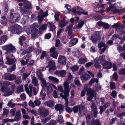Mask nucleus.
<instances>
[{
    "label": "nucleus",
    "mask_w": 125,
    "mask_h": 125,
    "mask_svg": "<svg viewBox=\"0 0 125 125\" xmlns=\"http://www.w3.org/2000/svg\"><path fill=\"white\" fill-rule=\"evenodd\" d=\"M2 48L6 51L5 54L8 55V56L6 57L7 61L5 62L6 63L10 65L14 63L16 61L13 54V53L16 50L14 46L11 44H10L3 46Z\"/></svg>",
    "instance_id": "1"
},
{
    "label": "nucleus",
    "mask_w": 125,
    "mask_h": 125,
    "mask_svg": "<svg viewBox=\"0 0 125 125\" xmlns=\"http://www.w3.org/2000/svg\"><path fill=\"white\" fill-rule=\"evenodd\" d=\"M79 69V67L77 65H74L71 67V69L73 72L77 71Z\"/></svg>",
    "instance_id": "50"
},
{
    "label": "nucleus",
    "mask_w": 125,
    "mask_h": 125,
    "mask_svg": "<svg viewBox=\"0 0 125 125\" xmlns=\"http://www.w3.org/2000/svg\"><path fill=\"white\" fill-rule=\"evenodd\" d=\"M86 120L87 122L90 125V123H91V117L89 115H87L86 117Z\"/></svg>",
    "instance_id": "56"
},
{
    "label": "nucleus",
    "mask_w": 125,
    "mask_h": 125,
    "mask_svg": "<svg viewBox=\"0 0 125 125\" xmlns=\"http://www.w3.org/2000/svg\"><path fill=\"white\" fill-rule=\"evenodd\" d=\"M98 47L100 49L102 47H104L106 46L105 44L102 42H101L98 43Z\"/></svg>",
    "instance_id": "61"
},
{
    "label": "nucleus",
    "mask_w": 125,
    "mask_h": 125,
    "mask_svg": "<svg viewBox=\"0 0 125 125\" xmlns=\"http://www.w3.org/2000/svg\"><path fill=\"white\" fill-rule=\"evenodd\" d=\"M9 77V81H11L14 80L16 78V76L14 74H10Z\"/></svg>",
    "instance_id": "53"
},
{
    "label": "nucleus",
    "mask_w": 125,
    "mask_h": 125,
    "mask_svg": "<svg viewBox=\"0 0 125 125\" xmlns=\"http://www.w3.org/2000/svg\"><path fill=\"white\" fill-rule=\"evenodd\" d=\"M91 108L92 110V113L94 115V116L95 117H96L98 113L97 107L93 103L92 104Z\"/></svg>",
    "instance_id": "11"
},
{
    "label": "nucleus",
    "mask_w": 125,
    "mask_h": 125,
    "mask_svg": "<svg viewBox=\"0 0 125 125\" xmlns=\"http://www.w3.org/2000/svg\"><path fill=\"white\" fill-rule=\"evenodd\" d=\"M105 58V56L104 55H103L102 56H99V60L102 64L104 62H105V61L104 60Z\"/></svg>",
    "instance_id": "44"
},
{
    "label": "nucleus",
    "mask_w": 125,
    "mask_h": 125,
    "mask_svg": "<svg viewBox=\"0 0 125 125\" xmlns=\"http://www.w3.org/2000/svg\"><path fill=\"white\" fill-rule=\"evenodd\" d=\"M50 52L51 53L50 55L51 56L54 58L57 59L58 53L57 51H55V47L51 48L50 49Z\"/></svg>",
    "instance_id": "9"
},
{
    "label": "nucleus",
    "mask_w": 125,
    "mask_h": 125,
    "mask_svg": "<svg viewBox=\"0 0 125 125\" xmlns=\"http://www.w3.org/2000/svg\"><path fill=\"white\" fill-rule=\"evenodd\" d=\"M47 24H46L42 25L39 28V32L40 34L43 33L42 31L46 30L47 28Z\"/></svg>",
    "instance_id": "22"
},
{
    "label": "nucleus",
    "mask_w": 125,
    "mask_h": 125,
    "mask_svg": "<svg viewBox=\"0 0 125 125\" xmlns=\"http://www.w3.org/2000/svg\"><path fill=\"white\" fill-rule=\"evenodd\" d=\"M47 88V92H49L50 93L52 92L53 90L52 85L49 83H47L46 86L45 87Z\"/></svg>",
    "instance_id": "30"
},
{
    "label": "nucleus",
    "mask_w": 125,
    "mask_h": 125,
    "mask_svg": "<svg viewBox=\"0 0 125 125\" xmlns=\"http://www.w3.org/2000/svg\"><path fill=\"white\" fill-rule=\"evenodd\" d=\"M83 10L82 8H81L79 6H76V7H74L73 8V10H72V12L75 14L77 15H79V13H77V12H80L79 11H82Z\"/></svg>",
    "instance_id": "17"
},
{
    "label": "nucleus",
    "mask_w": 125,
    "mask_h": 125,
    "mask_svg": "<svg viewBox=\"0 0 125 125\" xmlns=\"http://www.w3.org/2000/svg\"><path fill=\"white\" fill-rule=\"evenodd\" d=\"M68 23V21L63 19L59 22V26L60 27L62 28L65 26Z\"/></svg>",
    "instance_id": "21"
},
{
    "label": "nucleus",
    "mask_w": 125,
    "mask_h": 125,
    "mask_svg": "<svg viewBox=\"0 0 125 125\" xmlns=\"http://www.w3.org/2000/svg\"><path fill=\"white\" fill-rule=\"evenodd\" d=\"M16 111V109L15 108L12 109L10 110V113L12 116H13L15 115Z\"/></svg>",
    "instance_id": "45"
},
{
    "label": "nucleus",
    "mask_w": 125,
    "mask_h": 125,
    "mask_svg": "<svg viewBox=\"0 0 125 125\" xmlns=\"http://www.w3.org/2000/svg\"><path fill=\"white\" fill-rule=\"evenodd\" d=\"M84 22L83 21H81L79 22L78 25L76 26L77 29L81 28L84 24Z\"/></svg>",
    "instance_id": "43"
},
{
    "label": "nucleus",
    "mask_w": 125,
    "mask_h": 125,
    "mask_svg": "<svg viewBox=\"0 0 125 125\" xmlns=\"http://www.w3.org/2000/svg\"><path fill=\"white\" fill-rule=\"evenodd\" d=\"M38 31V29L36 28H33L31 30V35L32 38H34L37 36Z\"/></svg>",
    "instance_id": "18"
},
{
    "label": "nucleus",
    "mask_w": 125,
    "mask_h": 125,
    "mask_svg": "<svg viewBox=\"0 0 125 125\" xmlns=\"http://www.w3.org/2000/svg\"><path fill=\"white\" fill-rule=\"evenodd\" d=\"M98 82V79L96 78H93L91 79L89 82V84L90 85H92L94 82L97 83Z\"/></svg>",
    "instance_id": "41"
},
{
    "label": "nucleus",
    "mask_w": 125,
    "mask_h": 125,
    "mask_svg": "<svg viewBox=\"0 0 125 125\" xmlns=\"http://www.w3.org/2000/svg\"><path fill=\"white\" fill-rule=\"evenodd\" d=\"M47 106L52 107L54 105V102L52 100H50L49 101H47L45 103Z\"/></svg>",
    "instance_id": "29"
},
{
    "label": "nucleus",
    "mask_w": 125,
    "mask_h": 125,
    "mask_svg": "<svg viewBox=\"0 0 125 125\" xmlns=\"http://www.w3.org/2000/svg\"><path fill=\"white\" fill-rule=\"evenodd\" d=\"M80 106H76L73 107L72 109V111L74 113H77L79 111Z\"/></svg>",
    "instance_id": "36"
},
{
    "label": "nucleus",
    "mask_w": 125,
    "mask_h": 125,
    "mask_svg": "<svg viewBox=\"0 0 125 125\" xmlns=\"http://www.w3.org/2000/svg\"><path fill=\"white\" fill-rule=\"evenodd\" d=\"M48 78L49 80H51L54 82L58 83L59 82L57 78L54 77L50 76L48 77Z\"/></svg>",
    "instance_id": "40"
},
{
    "label": "nucleus",
    "mask_w": 125,
    "mask_h": 125,
    "mask_svg": "<svg viewBox=\"0 0 125 125\" xmlns=\"http://www.w3.org/2000/svg\"><path fill=\"white\" fill-rule=\"evenodd\" d=\"M40 26V25H39L37 23H35L32 24L31 26V28H35V27L38 28Z\"/></svg>",
    "instance_id": "58"
},
{
    "label": "nucleus",
    "mask_w": 125,
    "mask_h": 125,
    "mask_svg": "<svg viewBox=\"0 0 125 125\" xmlns=\"http://www.w3.org/2000/svg\"><path fill=\"white\" fill-rule=\"evenodd\" d=\"M63 85L64 87V95L66 97L68 96L70 91V89L69 88V83L67 81H65L63 83Z\"/></svg>",
    "instance_id": "8"
},
{
    "label": "nucleus",
    "mask_w": 125,
    "mask_h": 125,
    "mask_svg": "<svg viewBox=\"0 0 125 125\" xmlns=\"http://www.w3.org/2000/svg\"><path fill=\"white\" fill-rule=\"evenodd\" d=\"M7 22V20L5 17L3 16L0 19V23L3 25H6Z\"/></svg>",
    "instance_id": "26"
},
{
    "label": "nucleus",
    "mask_w": 125,
    "mask_h": 125,
    "mask_svg": "<svg viewBox=\"0 0 125 125\" xmlns=\"http://www.w3.org/2000/svg\"><path fill=\"white\" fill-rule=\"evenodd\" d=\"M1 91L4 93L3 95L5 96H7L11 94L12 92L9 88H7L6 87L3 85L1 88Z\"/></svg>",
    "instance_id": "7"
},
{
    "label": "nucleus",
    "mask_w": 125,
    "mask_h": 125,
    "mask_svg": "<svg viewBox=\"0 0 125 125\" xmlns=\"http://www.w3.org/2000/svg\"><path fill=\"white\" fill-rule=\"evenodd\" d=\"M32 83L35 86H37L39 85L38 81L36 77L33 76L32 79Z\"/></svg>",
    "instance_id": "32"
},
{
    "label": "nucleus",
    "mask_w": 125,
    "mask_h": 125,
    "mask_svg": "<svg viewBox=\"0 0 125 125\" xmlns=\"http://www.w3.org/2000/svg\"><path fill=\"white\" fill-rule=\"evenodd\" d=\"M10 73L5 74L2 76V78L3 79H6L9 80Z\"/></svg>",
    "instance_id": "57"
},
{
    "label": "nucleus",
    "mask_w": 125,
    "mask_h": 125,
    "mask_svg": "<svg viewBox=\"0 0 125 125\" xmlns=\"http://www.w3.org/2000/svg\"><path fill=\"white\" fill-rule=\"evenodd\" d=\"M55 62L54 61L52 60L50 61L48 66L49 67H50L49 69V71H51L55 69Z\"/></svg>",
    "instance_id": "13"
},
{
    "label": "nucleus",
    "mask_w": 125,
    "mask_h": 125,
    "mask_svg": "<svg viewBox=\"0 0 125 125\" xmlns=\"http://www.w3.org/2000/svg\"><path fill=\"white\" fill-rule=\"evenodd\" d=\"M54 73L55 75L58 76L64 77L66 75V72L64 70H61L60 71H56Z\"/></svg>",
    "instance_id": "12"
},
{
    "label": "nucleus",
    "mask_w": 125,
    "mask_h": 125,
    "mask_svg": "<svg viewBox=\"0 0 125 125\" xmlns=\"http://www.w3.org/2000/svg\"><path fill=\"white\" fill-rule=\"evenodd\" d=\"M29 87L30 90L28 88V91H27L26 92L27 94L29 95V96L31 97L32 91V85L31 84H29Z\"/></svg>",
    "instance_id": "28"
},
{
    "label": "nucleus",
    "mask_w": 125,
    "mask_h": 125,
    "mask_svg": "<svg viewBox=\"0 0 125 125\" xmlns=\"http://www.w3.org/2000/svg\"><path fill=\"white\" fill-rule=\"evenodd\" d=\"M87 61V60L85 58H81L79 60L78 62L80 64H84Z\"/></svg>",
    "instance_id": "34"
},
{
    "label": "nucleus",
    "mask_w": 125,
    "mask_h": 125,
    "mask_svg": "<svg viewBox=\"0 0 125 125\" xmlns=\"http://www.w3.org/2000/svg\"><path fill=\"white\" fill-rule=\"evenodd\" d=\"M21 118V115L20 112L19 111H18L16 112V114L15 117V118L12 119L13 122L16 121H18Z\"/></svg>",
    "instance_id": "19"
},
{
    "label": "nucleus",
    "mask_w": 125,
    "mask_h": 125,
    "mask_svg": "<svg viewBox=\"0 0 125 125\" xmlns=\"http://www.w3.org/2000/svg\"><path fill=\"white\" fill-rule=\"evenodd\" d=\"M9 112V110L8 109H6L5 108L4 109L2 115V116H7Z\"/></svg>",
    "instance_id": "46"
},
{
    "label": "nucleus",
    "mask_w": 125,
    "mask_h": 125,
    "mask_svg": "<svg viewBox=\"0 0 125 125\" xmlns=\"http://www.w3.org/2000/svg\"><path fill=\"white\" fill-rule=\"evenodd\" d=\"M11 28V32L12 33L19 34L22 32V29L21 27L17 24L12 26Z\"/></svg>",
    "instance_id": "4"
},
{
    "label": "nucleus",
    "mask_w": 125,
    "mask_h": 125,
    "mask_svg": "<svg viewBox=\"0 0 125 125\" xmlns=\"http://www.w3.org/2000/svg\"><path fill=\"white\" fill-rule=\"evenodd\" d=\"M90 125H101V124L99 120L92 119L90 123Z\"/></svg>",
    "instance_id": "20"
},
{
    "label": "nucleus",
    "mask_w": 125,
    "mask_h": 125,
    "mask_svg": "<svg viewBox=\"0 0 125 125\" xmlns=\"http://www.w3.org/2000/svg\"><path fill=\"white\" fill-rule=\"evenodd\" d=\"M66 58L63 56H59V57L58 62L64 65L66 64Z\"/></svg>",
    "instance_id": "14"
},
{
    "label": "nucleus",
    "mask_w": 125,
    "mask_h": 125,
    "mask_svg": "<svg viewBox=\"0 0 125 125\" xmlns=\"http://www.w3.org/2000/svg\"><path fill=\"white\" fill-rule=\"evenodd\" d=\"M55 108L56 111H59L60 114L62 113L63 111L62 105L60 104H56L55 107Z\"/></svg>",
    "instance_id": "15"
},
{
    "label": "nucleus",
    "mask_w": 125,
    "mask_h": 125,
    "mask_svg": "<svg viewBox=\"0 0 125 125\" xmlns=\"http://www.w3.org/2000/svg\"><path fill=\"white\" fill-rule=\"evenodd\" d=\"M85 111V107L83 106H80L79 110V114H80L81 115H82L84 114Z\"/></svg>",
    "instance_id": "31"
},
{
    "label": "nucleus",
    "mask_w": 125,
    "mask_h": 125,
    "mask_svg": "<svg viewBox=\"0 0 125 125\" xmlns=\"http://www.w3.org/2000/svg\"><path fill=\"white\" fill-rule=\"evenodd\" d=\"M39 114L42 117H43L47 116L49 114V111L47 109L44 107H42L40 108Z\"/></svg>",
    "instance_id": "6"
},
{
    "label": "nucleus",
    "mask_w": 125,
    "mask_h": 125,
    "mask_svg": "<svg viewBox=\"0 0 125 125\" xmlns=\"http://www.w3.org/2000/svg\"><path fill=\"white\" fill-rule=\"evenodd\" d=\"M18 2H24L23 8L19 7V8L20 9V12L23 15H24L28 11L27 10H31L32 7L31 4L30 2L27 1V0H18Z\"/></svg>",
    "instance_id": "2"
},
{
    "label": "nucleus",
    "mask_w": 125,
    "mask_h": 125,
    "mask_svg": "<svg viewBox=\"0 0 125 125\" xmlns=\"http://www.w3.org/2000/svg\"><path fill=\"white\" fill-rule=\"evenodd\" d=\"M38 21L39 23H41L43 19V17L42 15H39L38 16Z\"/></svg>",
    "instance_id": "52"
},
{
    "label": "nucleus",
    "mask_w": 125,
    "mask_h": 125,
    "mask_svg": "<svg viewBox=\"0 0 125 125\" xmlns=\"http://www.w3.org/2000/svg\"><path fill=\"white\" fill-rule=\"evenodd\" d=\"M47 24L48 25L50 28V31H53L55 30L56 27L53 23L49 22H47Z\"/></svg>",
    "instance_id": "24"
},
{
    "label": "nucleus",
    "mask_w": 125,
    "mask_h": 125,
    "mask_svg": "<svg viewBox=\"0 0 125 125\" xmlns=\"http://www.w3.org/2000/svg\"><path fill=\"white\" fill-rule=\"evenodd\" d=\"M26 39L25 37L21 36L20 37L19 39V43L22 46V42L25 41Z\"/></svg>",
    "instance_id": "48"
},
{
    "label": "nucleus",
    "mask_w": 125,
    "mask_h": 125,
    "mask_svg": "<svg viewBox=\"0 0 125 125\" xmlns=\"http://www.w3.org/2000/svg\"><path fill=\"white\" fill-rule=\"evenodd\" d=\"M29 19V17L28 15H24L21 20V23L23 24L26 23L28 22Z\"/></svg>",
    "instance_id": "25"
},
{
    "label": "nucleus",
    "mask_w": 125,
    "mask_h": 125,
    "mask_svg": "<svg viewBox=\"0 0 125 125\" xmlns=\"http://www.w3.org/2000/svg\"><path fill=\"white\" fill-rule=\"evenodd\" d=\"M17 92L19 93L23 92V86L21 85H19L17 87Z\"/></svg>",
    "instance_id": "37"
},
{
    "label": "nucleus",
    "mask_w": 125,
    "mask_h": 125,
    "mask_svg": "<svg viewBox=\"0 0 125 125\" xmlns=\"http://www.w3.org/2000/svg\"><path fill=\"white\" fill-rule=\"evenodd\" d=\"M102 64L103 68L105 69H110L112 65V64L111 62L106 61H105V62Z\"/></svg>",
    "instance_id": "16"
},
{
    "label": "nucleus",
    "mask_w": 125,
    "mask_h": 125,
    "mask_svg": "<svg viewBox=\"0 0 125 125\" xmlns=\"http://www.w3.org/2000/svg\"><path fill=\"white\" fill-rule=\"evenodd\" d=\"M37 74L38 77L40 79L43 78V75L41 73V70L39 69L37 72Z\"/></svg>",
    "instance_id": "42"
},
{
    "label": "nucleus",
    "mask_w": 125,
    "mask_h": 125,
    "mask_svg": "<svg viewBox=\"0 0 125 125\" xmlns=\"http://www.w3.org/2000/svg\"><path fill=\"white\" fill-rule=\"evenodd\" d=\"M7 40V37L6 35H3L0 37V45L4 43Z\"/></svg>",
    "instance_id": "23"
},
{
    "label": "nucleus",
    "mask_w": 125,
    "mask_h": 125,
    "mask_svg": "<svg viewBox=\"0 0 125 125\" xmlns=\"http://www.w3.org/2000/svg\"><path fill=\"white\" fill-rule=\"evenodd\" d=\"M105 109L106 108L104 107V106H100L99 107L100 111L99 113L101 115L102 114L103 112L105 110Z\"/></svg>",
    "instance_id": "54"
},
{
    "label": "nucleus",
    "mask_w": 125,
    "mask_h": 125,
    "mask_svg": "<svg viewBox=\"0 0 125 125\" xmlns=\"http://www.w3.org/2000/svg\"><path fill=\"white\" fill-rule=\"evenodd\" d=\"M96 94L95 91L94 90L92 89L90 87L87 89V95L88 96L87 100L88 101L92 100L94 95Z\"/></svg>",
    "instance_id": "5"
},
{
    "label": "nucleus",
    "mask_w": 125,
    "mask_h": 125,
    "mask_svg": "<svg viewBox=\"0 0 125 125\" xmlns=\"http://www.w3.org/2000/svg\"><path fill=\"white\" fill-rule=\"evenodd\" d=\"M16 69V65L14 64L10 68H8L7 69V71L8 72L11 73L13 71H14Z\"/></svg>",
    "instance_id": "35"
},
{
    "label": "nucleus",
    "mask_w": 125,
    "mask_h": 125,
    "mask_svg": "<svg viewBox=\"0 0 125 125\" xmlns=\"http://www.w3.org/2000/svg\"><path fill=\"white\" fill-rule=\"evenodd\" d=\"M2 122L5 123L8 122H13L12 119L8 118L5 119H2Z\"/></svg>",
    "instance_id": "59"
},
{
    "label": "nucleus",
    "mask_w": 125,
    "mask_h": 125,
    "mask_svg": "<svg viewBox=\"0 0 125 125\" xmlns=\"http://www.w3.org/2000/svg\"><path fill=\"white\" fill-rule=\"evenodd\" d=\"M29 59L27 58L26 59V61H25L24 60H22L21 61V62L22 65H26L28 62L29 61Z\"/></svg>",
    "instance_id": "60"
},
{
    "label": "nucleus",
    "mask_w": 125,
    "mask_h": 125,
    "mask_svg": "<svg viewBox=\"0 0 125 125\" xmlns=\"http://www.w3.org/2000/svg\"><path fill=\"white\" fill-rule=\"evenodd\" d=\"M97 59H95L94 61V65L95 67L97 68H100L101 67V65L98 62Z\"/></svg>",
    "instance_id": "38"
},
{
    "label": "nucleus",
    "mask_w": 125,
    "mask_h": 125,
    "mask_svg": "<svg viewBox=\"0 0 125 125\" xmlns=\"http://www.w3.org/2000/svg\"><path fill=\"white\" fill-rule=\"evenodd\" d=\"M56 122L55 120H52L50 122L47 123L46 125H55Z\"/></svg>",
    "instance_id": "64"
},
{
    "label": "nucleus",
    "mask_w": 125,
    "mask_h": 125,
    "mask_svg": "<svg viewBox=\"0 0 125 125\" xmlns=\"http://www.w3.org/2000/svg\"><path fill=\"white\" fill-rule=\"evenodd\" d=\"M13 101L12 99H11L10 101L7 104L8 106L11 108H13L14 107L15 105V104L12 102V101Z\"/></svg>",
    "instance_id": "47"
},
{
    "label": "nucleus",
    "mask_w": 125,
    "mask_h": 125,
    "mask_svg": "<svg viewBox=\"0 0 125 125\" xmlns=\"http://www.w3.org/2000/svg\"><path fill=\"white\" fill-rule=\"evenodd\" d=\"M119 74L125 75V69L123 68L120 70L119 71Z\"/></svg>",
    "instance_id": "55"
},
{
    "label": "nucleus",
    "mask_w": 125,
    "mask_h": 125,
    "mask_svg": "<svg viewBox=\"0 0 125 125\" xmlns=\"http://www.w3.org/2000/svg\"><path fill=\"white\" fill-rule=\"evenodd\" d=\"M10 16V20L12 23L17 22L20 19V15L17 13H13L11 12Z\"/></svg>",
    "instance_id": "3"
},
{
    "label": "nucleus",
    "mask_w": 125,
    "mask_h": 125,
    "mask_svg": "<svg viewBox=\"0 0 125 125\" xmlns=\"http://www.w3.org/2000/svg\"><path fill=\"white\" fill-rule=\"evenodd\" d=\"M99 38H100V37L99 36V32H97L91 36L90 39L94 43L96 42Z\"/></svg>",
    "instance_id": "10"
},
{
    "label": "nucleus",
    "mask_w": 125,
    "mask_h": 125,
    "mask_svg": "<svg viewBox=\"0 0 125 125\" xmlns=\"http://www.w3.org/2000/svg\"><path fill=\"white\" fill-rule=\"evenodd\" d=\"M35 106H38L40 105L41 104V101L38 99L35 100L34 101Z\"/></svg>",
    "instance_id": "49"
},
{
    "label": "nucleus",
    "mask_w": 125,
    "mask_h": 125,
    "mask_svg": "<svg viewBox=\"0 0 125 125\" xmlns=\"http://www.w3.org/2000/svg\"><path fill=\"white\" fill-rule=\"evenodd\" d=\"M110 89L111 90L114 89L115 88V83L113 82H111L110 84Z\"/></svg>",
    "instance_id": "62"
},
{
    "label": "nucleus",
    "mask_w": 125,
    "mask_h": 125,
    "mask_svg": "<svg viewBox=\"0 0 125 125\" xmlns=\"http://www.w3.org/2000/svg\"><path fill=\"white\" fill-rule=\"evenodd\" d=\"M90 77V76L85 73H84L82 76H81V78L82 81L87 80L89 79Z\"/></svg>",
    "instance_id": "27"
},
{
    "label": "nucleus",
    "mask_w": 125,
    "mask_h": 125,
    "mask_svg": "<svg viewBox=\"0 0 125 125\" xmlns=\"http://www.w3.org/2000/svg\"><path fill=\"white\" fill-rule=\"evenodd\" d=\"M60 95L62 98H64L65 99V107H68V101L67 98V97L68 96L66 97L65 95H63L62 93H61L60 94Z\"/></svg>",
    "instance_id": "33"
},
{
    "label": "nucleus",
    "mask_w": 125,
    "mask_h": 125,
    "mask_svg": "<svg viewBox=\"0 0 125 125\" xmlns=\"http://www.w3.org/2000/svg\"><path fill=\"white\" fill-rule=\"evenodd\" d=\"M3 85L6 86H7L11 84L10 82L8 81H6L3 82Z\"/></svg>",
    "instance_id": "63"
},
{
    "label": "nucleus",
    "mask_w": 125,
    "mask_h": 125,
    "mask_svg": "<svg viewBox=\"0 0 125 125\" xmlns=\"http://www.w3.org/2000/svg\"><path fill=\"white\" fill-rule=\"evenodd\" d=\"M124 25H120L117 26L116 28V30L118 31H121L123 30Z\"/></svg>",
    "instance_id": "39"
},
{
    "label": "nucleus",
    "mask_w": 125,
    "mask_h": 125,
    "mask_svg": "<svg viewBox=\"0 0 125 125\" xmlns=\"http://www.w3.org/2000/svg\"><path fill=\"white\" fill-rule=\"evenodd\" d=\"M21 82V78L20 77H17L15 79V83L18 84L20 83Z\"/></svg>",
    "instance_id": "51"
}]
</instances>
